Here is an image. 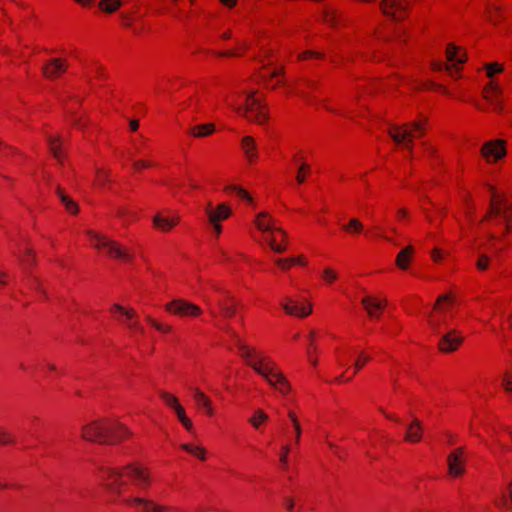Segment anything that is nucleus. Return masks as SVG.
Masks as SVG:
<instances>
[{
	"instance_id": "51",
	"label": "nucleus",
	"mask_w": 512,
	"mask_h": 512,
	"mask_svg": "<svg viewBox=\"0 0 512 512\" xmlns=\"http://www.w3.org/2000/svg\"><path fill=\"white\" fill-rule=\"evenodd\" d=\"M156 166H157V164L154 161L147 160V159H138L132 163V168L136 172H140L145 169L154 168Z\"/></svg>"
},
{
	"instance_id": "55",
	"label": "nucleus",
	"mask_w": 512,
	"mask_h": 512,
	"mask_svg": "<svg viewBox=\"0 0 512 512\" xmlns=\"http://www.w3.org/2000/svg\"><path fill=\"white\" fill-rule=\"evenodd\" d=\"M502 387L506 392L512 393V370H506L502 377Z\"/></svg>"
},
{
	"instance_id": "4",
	"label": "nucleus",
	"mask_w": 512,
	"mask_h": 512,
	"mask_svg": "<svg viewBox=\"0 0 512 512\" xmlns=\"http://www.w3.org/2000/svg\"><path fill=\"white\" fill-rule=\"evenodd\" d=\"M226 103L239 116L250 123L265 124L269 119V109L263 95L258 90H239L226 96Z\"/></svg>"
},
{
	"instance_id": "43",
	"label": "nucleus",
	"mask_w": 512,
	"mask_h": 512,
	"mask_svg": "<svg viewBox=\"0 0 512 512\" xmlns=\"http://www.w3.org/2000/svg\"><path fill=\"white\" fill-rule=\"evenodd\" d=\"M321 279L323 280V282L327 285H333L335 282L338 281L339 279V274L338 272L328 266V267H325L322 272H321Z\"/></svg>"
},
{
	"instance_id": "40",
	"label": "nucleus",
	"mask_w": 512,
	"mask_h": 512,
	"mask_svg": "<svg viewBox=\"0 0 512 512\" xmlns=\"http://www.w3.org/2000/svg\"><path fill=\"white\" fill-rule=\"evenodd\" d=\"M174 413L178 419V421L181 423V425L185 428L187 431H191L193 429V422L192 420L187 416L185 408L180 404L175 410Z\"/></svg>"
},
{
	"instance_id": "1",
	"label": "nucleus",
	"mask_w": 512,
	"mask_h": 512,
	"mask_svg": "<svg viewBox=\"0 0 512 512\" xmlns=\"http://www.w3.org/2000/svg\"><path fill=\"white\" fill-rule=\"evenodd\" d=\"M98 476L105 488L115 493L119 503L126 494L128 483L135 488L146 491L153 484L151 469L144 463L133 461L119 467L101 466L98 469Z\"/></svg>"
},
{
	"instance_id": "12",
	"label": "nucleus",
	"mask_w": 512,
	"mask_h": 512,
	"mask_svg": "<svg viewBox=\"0 0 512 512\" xmlns=\"http://www.w3.org/2000/svg\"><path fill=\"white\" fill-rule=\"evenodd\" d=\"M109 312L113 316H121L124 318L123 321H121L127 329H129L131 332H140L144 333L143 326L140 325V322L138 320V314L137 311L133 307H127L123 306L121 304L115 303L111 305L109 308Z\"/></svg>"
},
{
	"instance_id": "19",
	"label": "nucleus",
	"mask_w": 512,
	"mask_h": 512,
	"mask_svg": "<svg viewBox=\"0 0 512 512\" xmlns=\"http://www.w3.org/2000/svg\"><path fill=\"white\" fill-rule=\"evenodd\" d=\"M106 257L125 264H132L135 260V251L133 248L113 240Z\"/></svg>"
},
{
	"instance_id": "13",
	"label": "nucleus",
	"mask_w": 512,
	"mask_h": 512,
	"mask_svg": "<svg viewBox=\"0 0 512 512\" xmlns=\"http://www.w3.org/2000/svg\"><path fill=\"white\" fill-rule=\"evenodd\" d=\"M178 212L171 210L158 211L152 218V227L162 233H169L181 223Z\"/></svg>"
},
{
	"instance_id": "42",
	"label": "nucleus",
	"mask_w": 512,
	"mask_h": 512,
	"mask_svg": "<svg viewBox=\"0 0 512 512\" xmlns=\"http://www.w3.org/2000/svg\"><path fill=\"white\" fill-rule=\"evenodd\" d=\"M225 191H226V192H228V193H229V192H235V194H236L239 198H241V199H243V200L247 201L249 204H253V203H254V199H253V197H252V196L249 194V192H248L246 189H244L242 186H239V185H230V186L225 187Z\"/></svg>"
},
{
	"instance_id": "37",
	"label": "nucleus",
	"mask_w": 512,
	"mask_h": 512,
	"mask_svg": "<svg viewBox=\"0 0 512 512\" xmlns=\"http://www.w3.org/2000/svg\"><path fill=\"white\" fill-rule=\"evenodd\" d=\"M180 448L200 461L206 460L207 451L203 446L192 443L181 444Z\"/></svg>"
},
{
	"instance_id": "16",
	"label": "nucleus",
	"mask_w": 512,
	"mask_h": 512,
	"mask_svg": "<svg viewBox=\"0 0 512 512\" xmlns=\"http://www.w3.org/2000/svg\"><path fill=\"white\" fill-rule=\"evenodd\" d=\"M468 453L464 447L450 452V479L463 478L467 472Z\"/></svg>"
},
{
	"instance_id": "36",
	"label": "nucleus",
	"mask_w": 512,
	"mask_h": 512,
	"mask_svg": "<svg viewBox=\"0 0 512 512\" xmlns=\"http://www.w3.org/2000/svg\"><path fill=\"white\" fill-rule=\"evenodd\" d=\"M145 321L148 325H150L155 331L159 332L163 335H169L173 332L172 325L159 321L151 315H147L145 317Z\"/></svg>"
},
{
	"instance_id": "27",
	"label": "nucleus",
	"mask_w": 512,
	"mask_h": 512,
	"mask_svg": "<svg viewBox=\"0 0 512 512\" xmlns=\"http://www.w3.org/2000/svg\"><path fill=\"white\" fill-rule=\"evenodd\" d=\"M423 438V427L420 420L414 418L411 423L407 425L404 441L411 444L419 443Z\"/></svg>"
},
{
	"instance_id": "39",
	"label": "nucleus",
	"mask_w": 512,
	"mask_h": 512,
	"mask_svg": "<svg viewBox=\"0 0 512 512\" xmlns=\"http://www.w3.org/2000/svg\"><path fill=\"white\" fill-rule=\"evenodd\" d=\"M159 398L167 407L173 411L181 404L176 395L165 390L159 391Z\"/></svg>"
},
{
	"instance_id": "2",
	"label": "nucleus",
	"mask_w": 512,
	"mask_h": 512,
	"mask_svg": "<svg viewBox=\"0 0 512 512\" xmlns=\"http://www.w3.org/2000/svg\"><path fill=\"white\" fill-rule=\"evenodd\" d=\"M238 354L243 362L262 376L266 382L282 396L292 392V385L276 362L254 346L238 345Z\"/></svg>"
},
{
	"instance_id": "17",
	"label": "nucleus",
	"mask_w": 512,
	"mask_h": 512,
	"mask_svg": "<svg viewBox=\"0 0 512 512\" xmlns=\"http://www.w3.org/2000/svg\"><path fill=\"white\" fill-rule=\"evenodd\" d=\"M281 307L286 314L298 318H306L313 311V306L310 302L306 300L298 302L290 297H285L282 300Z\"/></svg>"
},
{
	"instance_id": "10",
	"label": "nucleus",
	"mask_w": 512,
	"mask_h": 512,
	"mask_svg": "<svg viewBox=\"0 0 512 512\" xmlns=\"http://www.w3.org/2000/svg\"><path fill=\"white\" fill-rule=\"evenodd\" d=\"M388 304V299L385 296L367 294L361 298V306L366 316L371 320L381 319Z\"/></svg>"
},
{
	"instance_id": "59",
	"label": "nucleus",
	"mask_w": 512,
	"mask_h": 512,
	"mask_svg": "<svg viewBox=\"0 0 512 512\" xmlns=\"http://www.w3.org/2000/svg\"><path fill=\"white\" fill-rule=\"evenodd\" d=\"M14 442V438L11 433H9L6 429L0 428V444L7 445Z\"/></svg>"
},
{
	"instance_id": "25",
	"label": "nucleus",
	"mask_w": 512,
	"mask_h": 512,
	"mask_svg": "<svg viewBox=\"0 0 512 512\" xmlns=\"http://www.w3.org/2000/svg\"><path fill=\"white\" fill-rule=\"evenodd\" d=\"M240 148L248 165L254 166L259 160L258 145L254 137L244 136L240 140Z\"/></svg>"
},
{
	"instance_id": "35",
	"label": "nucleus",
	"mask_w": 512,
	"mask_h": 512,
	"mask_svg": "<svg viewBox=\"0 0 512 512\" xmlns=\"http://www.w3.org/2000/svg\"><path fill=\"white\" fill-rule=\"evenodd\" d=\"M57 195L61 203L64 205L65 210L70 215L76 216L79 213V205L69 195H67L61 188L57 189Z\"/></svg>"
},
{
	"instance_id": "54",
	"label": "nucleus",
	"mask_w": 512,
	"mask_h": 512,
	"mask_svg": "<svg viewBox=\"0 0 512 512\" xmlns=\"http://www.w3.org/2000/svg\"><path fill=\"white\" fill-rule=\"evenodd\" d=\"M324 55L320 52L312 51V50H306L301 52L298 55V59L301 61L309 60V59H323Z\"/></svg>"
},
{
	"instance_id": "32",
	"label": "nucleus",
	"mask_w": 512,
	"mask_h": 512,
	"mask_svg": "<svg viewBox=\"0 0 512 512\" xmlns=\"http://www.w3.org/2000/svg\"><path fill=\"white\" fill-rule=\"evenodd\" d=\"M111 170L105 167H96L93 185L97 188H105L112 183Z\"/></svg>"
},
{
	"instance_id": "3",
	"label": "nucleus",
	"mask_w": 512,
	"mask_h": 512,
	"mask_svg": "<svg viewBox=\"0 0 512 512\" xmlns=\"http://www.w3.org/2000/svg\"><path fill=\"white\" fill-rule=\"evenodd\" d=\"M79 437L86 443L114 446L132 440L134 432L117 418L102 417L83 424Z\"/></svg>"
},
{
	"instance_id": "50",
	"label": "nucleus",
	"mask_w": 512,
	"mask_h": 512,
	"mask_svg": "<svg viewBox=\"0 0 512 512\" xmlns=\"http://www.w3.org/2000/svg\"><path fill=\"white\" fill-rule=\"evenodd\" d=\"M464 336L457 331H450V353L458 350L464 342Z\"/></svg>"
},
{
	"instance_id": "33",
	"label": "nucleus",
	"mask_w": 512,
	"mask_h": 512,
	"mask_svg": "<svg viewBox=\"0 0 512 512\" xmlns=\"http://www.w3.org/2000/svg\"><path fill=\"white\" fill-rule=\"evenodd\" d=\"M215 131L216 126L214 123H205L190 127L187 133L194 138H205L212 135Z\"/></svg>"
},
{
	"instance_id": "22",
	"label": "nucleus",
	"mask_w": 512,
	"mask_h": 512,
	"mask_svg": "<svg viewBox=\"0 0 512 512\" xmlns=\"http://www.w3.org/2000/svg\"><path fill=\"white\" fill-rule=\"evenodd\" d=\"M502 88L495 80H490L482 90V97L490 102L495 111L500 112L503 109L502 101Z\"/></svg>"
},
{
	"instance_id": "21",
	"label": "nucleus",
	"mask_w": 512,
	"mask_h": 512,
	"mask_svg": "<svg viewBox=\"0 0 512 512\" xmlns=\"http://www.w3.org/2000/svg\"><path fill=\"white\" fill-rule=\"evenodd\" d=\"M263 85L271 90L285 85L284 67H275L272 70L263 68L261 71Z\"/></svg>"
},
{
	"instance_id": "49",
	"label": "nucleus",
	"mask_w": 512,
	"mask_h": 512,
	"mask_svg": "<svg viewBox=\"0 0 512 512\" xmlns=\"http://www.w3.org/2000/svg\"><path fill=\"white\" fill-rule=\"evenodd\" d=\"M370 361H371L370 354L364 350L360 351L355 359V363H354L355 372L354 373H357L358 371H360Z\"/></svg>"
},
{
	"instance_id": "8",
	"label": "nucleus",
	"mask_w": 512,
	"mask_h": 512,
	"mask_svg": "<svg viewBox=\"0 0 512 512\" xmlns=\"http://www.w3.org/2000/svg\"><path fill=\"white\" fill-rule=\"evenodd\" d=\"M164 311L178 318L197 319L203 315V309L185 298H174L164 304Z\"/></svg>"
},
{
	"instance_id": "29",
	"label": "nucleus",
	"mask_w": 512,
	"mask_h": 512,
	"mask_svg": "<svg viewBox=\"0 0 512 512\" xmlns=\"http://www.w3.org/2000/svg\"><path fill=\"white\" fill-rule=\"evenodd\" d=\"M62 143L63 141L60 135L54 134L48 136L49 151L60 164H63L66 159V153L62 149Z\"/></svg>"
},
{
	"instance_id": "11",
	"label": "nucleus",
	"mask_w": 512,
	"mask_h": 512,
	"mask_svg": "<svg viewBox=\"0 0 512 512\" xmlns=\"http://www.w3.org/2000/svg\"><path fill=\"white\" fill-rule=\"evenodd\" d=\"M69 68L66 58L54 57L45 61L41 68V75L44 79L54 82L64 77Z\"/></svg>"
},
{
	"instance_id": "64",
	"label": "nucleus",
	"mask_w": 512,
	"mask_h": 512,
	"mask_svg": "<svg viewBox=\"0 0 512 512\" xmlns=\"http://www.w3.org/2000/svg\"><path fill=\"white\" fill-rule=\"evenodd\" d=\"M408 217H409V212L406 208H399L396 211V219L398 221H405L408 219Z\"/></svg>"
},
{
	"instance_id": "15",
	"label": "nucleus",
	"mask_w": 512,
	"mask_h": 512,
	"mask_svg": "<svg viewBox=\"0 0 512 512\" xmlns=\"http://www.w3.org/2000/svg\"><path fill=\"white\" fill-rule=\"evenodd\" d=\"M380 9L394 21H404L409 16L410 4L408 0H382Z\"/></svg>"
},
{
	"instance_id": "46",
	"label": "nucleus",
	"mask_w": 512,
	"mask_h": 512,
	"mask_svg": "<svg viewBox=\"0 0 512 512\" xmlns=\"http://www.w3.org/2000/svg\"><path fill=\"white\" fill-rule=\"evenodd\" d=\"M486 76L493 80L496 74H500L504 71V66L498 62H489L484 64Z\"/></svg>"
},
{
	"instance_id": "7",
	"label": "nucleus",
	"mask_w": 512,
	"mask_h": 512,
	"mask_svg": "<svg viewBox=\"0 0 512 512\" xmlns=\"http://www.w3.org/2000/svg\"><path fill=\"white\" fill-rule=\"evenodd\" d=\"M204 214L207 223L213 230L214 237L219 238L223 232L222 222L231 218L233 210L226 202L214 205L211 201H208L204 206Z\"/></svg>"
},
{
	"instance_id": "57",
	"label": "nucleus",
	"mask_w": 512,
	"mask_h": 512,
	"mask_svg": "<svg viewBox=\"0 0 512 512\" xmlns=\"http://www.w3.org/2000/svg\"><path fill=\"white\" fill-rule=\"evenodd\" d=\"M275 264L283 271H287L293 267L292 257L289 258H278L275 261Z\"/></svg>"
},
{
	"instance_id": "44",
	"label": "nucleus",
	"mask_w": 512,
	"mask_h": 512,
	"mask_svg": "<svg viewBox=\"0 0 512 512\" xmlns=\"http://www.w3.org/2000/svg\"><path fill=\"white\" fill-rule=\"evenodd\" d=\"M337 19H338V14L333 8H331L329 6L324 8L323 13H322L323 23L329 25L330 27H335L337 25Z\"/></svg>"
},
{
	"instance_id": "26",
	"label": "nucleus",
	"mask_w": 512,
	"mask_h": 512,
	"mask_svg": "<svg viewBox=\"0 0 512 512\" xmlns=\"http://www.w3.org/2000/svg\"><path fill=\"white\" fill-rule=\"evenodd\" d=\"M253 224L265 236L276 227V220L268 211H261L255 215Z\"/></svg>"
},
{
	"instance_id": "62",
	"label": "nucleus",
	"mask_w": 512,
	"mask_h": 512,
	"mask_svg": "<svg viewBox=\"0 0 512 512\" xmlns=\"http://www.w3.org/2000/svg\"><path fill=\"white\" fill-rule=\"evenodd\" d=\"M293 265H299L301 267H306L308 265V259L305 255L301 254L296 257H292Z\"/></svg>"
},
{
	"instance_id": "58",
	"label": "nucleus",
	"mask_w": 512,
	"mask_h": 512,
	"mask_svg": "<svg viewBox=\"0 0 512 512\" xmlns=\"http://www.w3.org/2000/svg\"><path fill=\"white\" fill-rule=\"evenodd\" d=\"M133 213L125 206H119L115 210V217L118 219H127L132 217Z\"/></svg>"
},
{
	"instance_id": "31",
	"label": "nucleus",
	"mask_w": 512,
	"mask_h": 512,
	"mask_svg": "<svg viewBox=\"0 0 512 512\" xmlns=\"http://www.w3.org/2000/svg\"><path fill=\"white\" fill-rule=\"evenodd\" d=\"M446 300H448L447 294L439 296L436 303L434 304L432 312L429 315L428 323L435 331H437L439 328V314L444 317V311L441 309V304Z\"/></svg>"
},
{
	"instance_id": "45",
	"label": "nucleus",
	"mask_w": 512,
	"mask_h": 512,
	"mask_svg": "<svg viewBox=\"0 0 512 512\" xmlns=\"http://www.w3.org/2000/svg\"><path fill=\"white\" fill-rule=\"evenodd\" d=\"M121 4V0H101L98 4V7L101 11L111 14L117 11Z\"/></svg>"
},
{
	"instance_id": "28",
	"label": "nucleus",
	"mask_w": 512,
	"mask_h": 512,
	"mask_svg": "<svg viewBox=\"0 0 512 512\" xmlns=\"http://www.w3.org/2000/svg\"><path fill=\"white\" fill-rule=\"evenodd\" d=\"M414 255L415 248L412 245H407L397 254L395 265L400 270H408L413 262Z\"/></svg>"
},
{
	"instance_id": "61",
	"label": "nucleus",
	"mask_w": 512,
	"mask_h": 512,
	"mask_svg": "<svg viewBox=\"0 0 512 512\" xmlns=\"http://www.w3.org/2000/svg\"><path fill=\"white\" fill-rule=\"evenodd\" d=\"M490 259L486 255H481L477 260V268L481 271H485L489 266Z\"/></svg>"
},
{
	"instance_id": "5",
	"label": "nucleus",
	"mask_w": 512,
	"mask_h": 512,
	"mask_svg": "<svg viewBox=\"0 0 512 512\" xmlns=\"http://www.w3.org/2000/svg\"><path fill=\"white\" fill-rule=\"evenodd\" d=\"M490 208L486 214V219L490 220L494 217H500L505 222V229L503 234L497 238L498 245L495 250L503 251L508 247L506 236L512 230V203L507 198L497 192L493 187L491 188Z\"/></svg>"
},
{
	"instance_id": "38",
	"label": "nucleus",
	"mask_w": 512,
	"mask_h": 512,
	"mask_svg": "<svg viewBox=\"0 0 512 512\" xmlns=\"http://www.w3.org/2000/svg\"><path fill=\"white\" fill-rule=\"evenodd\" d=\"M315 336H316L315 331H310V333H309L310 343H309V346L307 349V358L313 367H316L318 364V357L316 355L317 346L315 344Z\"/></svg>"
},
{
	"instance_id": "30",
	"label": "nucleus",
	"mask_w": 512,
	"mask_h": 512,
	"mask_svg": "<svg viewBox=\"0 0 512 512\" xmlns=\"http://www.w3.org/2000/svg\"><path fill=\"white\" fill-rule=\"evenodd\" d=\"M220 315L225 319L233 318L237 313V301L233 296H227L218 301Z\"/></svg>"
},
{
	"instance_id": "41",
	"label": "nucleus",
	"mask_w": 512,
	"mask_h": 512,
	"mask_svg": "<svg viewBox=\"0 0 512 512\" xmlns=\"http://www.w3.org/2000/svg\"><path fill=\"white\" fill-rule=\"evenodd\" d=\"M342 229L348 234L358 235L363 231L364 225L359 219L352 218L342 226Z\"/></svg>"
},
{
	"instance_id": "53",
	"label": "nucleus",
	"mask_w": 512,
	"mask_h": 512,
	"mask_svg": "<svg viewBox=\"0 0 512 512\" xmlns=\"http://www.w3.org/2000/svg\"><path fill=\"white\" fill-rule=\"evenodd\" d=\"M310 174V166L307 163H302L298 169L296 175V181L298 184H302L306 181Z\"/></svg>"
},
{
	"instance_id": "56",
	"label": "nucleus",
	"mask_w": 512,
	"mask_h": 512,
	"mask_svg": "<svg viewBox=\"0 0 512 512\" xmlns=\"http://www.w3.org/2000/svg\"><path fill=\"white\" fill-rule=\"evenodd\" d=\"M431 259L434 263L439 264L444 261L445 258V252L443 249H440L439 247H434L431 250Z\"/></svg>"
},
{
	"instance_id": "52",
	"label": "nucleus",
	"mask_w": 512,
	"mask_h": 512,
	"mask_svg": "<svg viewBox=\"0 0 512 512\" xmlns=\"http://www.w3.org/2000/svg\"><path fill=\"white\" fill-rule=\"evenodd\" d=\"M268 420V415L261 409H258L250 419V423L254 428H259Z\"/></svg>"
},
{
	"instance_id": "14",
	"label": "nucleus",
	"mask_w": 512,
	"mask_h": 512,
	"mask_svg": "<svg viewBox=\"0 0 512 512\" xmlns=\"http://www.w3.org/2000/svg\"><path fill=\"white\" fill-rule=\"evenodd\" d=\"M124 507L132 510L141 509L142 512H169L170 508L165 505H160L155 501L139 497V496H128L123 497L120 503Z\"/></svg>"
},
{
	"instance_id": "63",
	"label": "nucleus",
	"mask_w": 512,
	"mask_h": 512,
	"mask_svg": "<svg viewBox=\"0 0 512 512\" xmlns=\"http://www.w3.org/2000/svg\"><path fill=\"white\" fill-rule=\"evenodd\" d=\"M10 274L5 270H0V287L4 288L9 284Z\"/></svg>"
},
{
	"instance_id": "24",
	"label": "nucleus",
	"mask_w": 512,
	"mask_h": 512,
	"mask_svg": "<svg viewBox=\"0 0 512 512\" xmlns=\"http://www.w3.org/2000/svg\"><path fill=\"white\" fill-rule=\"evenodd\" d=\"M193 400L197 409L207 418H213L216 415V409L212 399L201 389L195 388L193 390Z\"/></svg>"
},
{
	"instance_id": "23",
	"label": "nucleus",
	"mask_w": 512,
	"mask_h": 512,
	"mask_svg": "<svg viewBox=\"0 0 512 512\" xmlns=\"http://www.w3.org/2000/svg\"><path fill=\"white\" fill-rule=\"evenodd\" d=\"M85 235L93 249L103 253L105 256L107 255L114 239L93 229L86 230Z\"/></svg>"
},
{
	"instance_id": "18",
	"label": "nucleus",
	"mask_w": 512,
	"mask_h": 512,
	"mask_svg": "<svg viewBox=\"0 0 512 512\" xmlns=\"http://www.w3.org/2000/svg\"><path fill=\"white\" fill-rule=\"evenodd\" d=\"M265 242L275 253H283L288 248V235L281 227H275L264 236Z\"/></svg>"
},
{
	"instance_id": "47",
	"label": "nucleus",
	"mask_w": 512,
	"mask_h": 512,
	"mask_svg": "<svg viewBox=\"0 0 512 512\" xmlns=\"http://www.w3.org/2000/svg\"><path fill=\"white\" fill-rule=\"evenodd\" d=\"M288 418L290 419V421L293 425V428H294L295 443L298 444L300 441V438H301V434H302V428H301L300 421L298 419L296 412H294V411L288 412Z\"/></svg>"
},
{
	"instance_id": "6",
	"label": "nucleus",
	"mask_w": 512,
	"mask_h": 512,
	"mask_svg": "<svg viewBox=\"0 0 512 512\" xmlns=\"http://www.w3.org/2000/svg\"><path fill=\"white\" fill-rule=\"evenodd\" d=\"M388 132L398 146L407 149L410 155H412L413 142L415 139L423 137L425 128L422 122H412L394 125L390 127Z\"/></svg>"
},
{
	"instance_id": "34",
	"label": "nucleus",
	"mask_w": 512,
	"mask_h": 512,
	"mask_svg": "<svg viewBox=\"0 0 512 512\" xmlns=\"http://www.w3.org/2000/svg\"><path fill=\"white\" fill-rule=\"evenodd\" d=\"M485 18L493 25H498L504 19L502 8L496 4H487Z\"/></svg>"
},
{
	"instance_id": "9",
	"label": "nucleus",
	"mask_w": 512,
	"mask_h": 512,
	"mask_svg": "<svg viewBox=\"0 0 512 512\" xmlns=\"http://www.w3.org/2000/svg\"><path fill=\"white\" fill-rule=\"evenodd\" d=\"M479 153L487 165H496L507 157L508 143L502 138L484 141L479 149Z\"/></svg>"
},
{
	"instance_id": "60",
	"label": "nucleus",
	"mask_w": 512,
	"mask_h": 512,
	"mask_svg": "<svg viewBox=\"0 0 512 512\" xmlns=\"http://www.w3.org/2000/svg\"><path fill=\"white\" fill-rule=\"evenodd\" d=\"M290 452V446L285 445L281 448V454H280V463L283 465L284 469L287 468L288 465V455Z\"/></svg>"
},
{
	"instance_id": "48",
	"label": "nucleus",
	"mask_w": 512,
	"mask_h": 512,
	"mask_svg": "<svg viewBox=\"0 0 512 512\" xmlns=\"http://www.w3.org/2000/svg\"><path fill=\"white\" fill-rule=\"evenodd\" d=\"M71 125L79 130H85L88 126V116L73 113L70 118Z\"/></svg>"
},
{
	"instance_id": "20",
	"label": "nucleus",
	"mask_w": 512,
	"mask_h": 512,
	"mask_svg": "<svg viewBox=\"0 0 512 512\" xmlns=\"http://www.w3.org/2000/svg\"><path fill=\"white\" fill-rule=\"evenodd\" d=\"M467 58V53L464 48L450 43V78H460L459 73L467 61Z\"/></svg>"
}]
</instances>
